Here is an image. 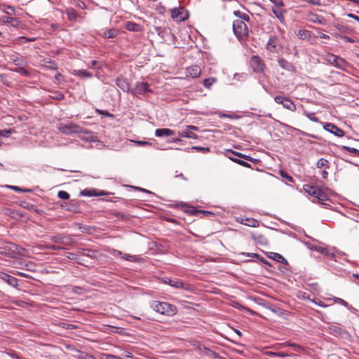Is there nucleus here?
Returning <instances> with one entry per match:
<instances>
[{"instance_id":"f257e3e1","label":"nucleus","mask_w":359,"mask_h":359,"mask_svg":"<svg viewBox=\"0 0 359 359\" xmlns=\"http://www.w3.org/2000/svg\"><path fill=\"white\" fill-rule=\"evenodd\" d=\"M150 308L158 313L166 316H173L177 313L176 306L166 302L153 300L149 303Z\"/></svg>"},{"instance_id":"f03ea898","label":"nucleus","mask_w":359,"mask_h":359,"mask_svg":"<svg viewBox=\"0 0 359 359\" xmlns=\"http://www.w3.org/2000/svg\"><path fill=\"white\" fill-rule=\"evenodd\" d=\"M233 31L236 38L240 41H245L249 35L247 25L241 20H234L233 22Z\"/></svg>"},{"instance_id":"7ed1b4c3","label":"nucleus","mask_w":359,"mask_h":359,"mask_svg":"<svg viewBox=\"0 0 359 359\" xmlns=\"http://www.w3.org/2000/svg\"><path fill=\"white\" fill-rule=\"evenodd\" d=\"M57 127L61 133L65 135L86 133V130L81 126L73 122H69L66 124L60 123L57 124Z\"/></svg>"},{"instance_id":"20e7f679","label":"nucleus","mask_w":359,"mask_h":359,"mask_svg":"<svg viewBox=\"0 0 359 359\" xmlns=\"http://www.w3.org/2000/svg\"><path fill=\"white\" fill-rule=\"evenodd\" d=\"M269 1L273 4L271 8L272 13L280 22L283 24L285 21V14L287 12L286 10L283 8L285 6L283 0H269Z\"/></svg>"},{"instance_id":"39448f33","label":"nucleus","mask_w":359,"mask_h":359,"mask_svg":"<svg viewBox=\"0 0 359 359\" xmlns=\"http://www.w3.org/2000/svg\"><path fill=\"white\" fill-rule=\"evenodd\" d=\"M303 189L309 195L316 198L320 203L326 201L328 199L327 195L322 189L316 186L304 184Z\"/></svg>"},{"instance_id":"423d86ee","label":"nucleus","mask_w":359,"mask_h":359,"mask_svg":"<svg viewBox=\"0 0 359 359\" xmlns=\"http://www.w3.org/2000/svg\"><path fill=\"white\" fill-rule=\"evenodd\" d=\"M163 282L164 283L177 289H182L186 291L193 290V286L191 284L185 283L180 279H171L165 278H164Z\"/></svg>"},{"instance_id":"0eeeda50","label":"nucleus","mask_w":359,"mask_h":359,"mask_svg":"<svg viewBox=\"0 0 359 359\" xmlns=\"http://www.w3.org/2000/svg\"><path fill=\"white\" fill-rule=\"evenodd\" d=\"M250 65L253 72L255 73L262 74L265 71L266 65L259 55H252L250 57Z\"/></svg>"},{"instance_id":"6e6552de","label":"nucleus","mask_w":359,"mask_h":359,"mask_svg":"<svg viewBox=\"0 0 359 359\" xmlns=\"http://www.w3.org/2000/svg\"><path fill=\"white\" fill-rule=\"evenodd\" d=\"M266 48L271 53H278L283 49L280 39L278 36H271L266 45Z\"/></svg>"},{"instance_id":"1a4fd4ad","label":"nucleus","mask_w":359,"mask_h":359,"mask_svg":"<svg viewBox=\"0 0 359 359\" xmlns=\"http://www.w3.org/2000/svg\"><path fill=\"white\" fill-rule=\"evenodd\" d=\"M149 85L147 82H137L135 87L131 89L130 93L134 96L142 95L147 93H151Z\"/></svg>"},{"instance_id":"9d476101","label":"nucleus","mask_w":359,"mask_h":359,"mask_svg":"<svg viewBox=\"0 0 359 359\" xmlns=\"http://www.w3.org/2000/svg\"><path fill=\"white\" fill-rule=\"evenodd\" d=\"M274 100L276 103L282 104L284 108L291 111H294L297 109L296 105L288 97L281 95H277L274 97Z\"/></svg>"},{"instance_id":"9b49d317","label":"nucleus","mask_w":359,"mask_h":359,"mask_svg":"<svg viewBox=\"0 0 359 359\" xmlns=\"http://www.w3.org/2000/svg\"><path fill=\"white\" fill-rule=\"evenodd\" d=\"M320 123L322 124H323L324 130L333 134L334 135L339 137H342L345 135V132L342 129L337 127L334 123H323V122H320Z\"/></svg>"},{"instance_id":"f8f14e48","label":"nucleus","mask_w":359,"mask_h":359,"mask_svg":"<svg viewBox=\"0 0 359 359\" xmlns=\"http://www.w3.org/2000/svg\"><path fill=\"white\" fill-rule=\"evenodd\" d=\"M171 17L177 21H184L189 18V13L183 8H174L171 11Z\"/></svg>"},{"instance_id":"ddd939ff","label":"nucleus","mask_w":359,"mask_h":359,"mask_svg":"<svg viewBox=\"0 0 359 359\" xmlns=\"http://www.w3.org/2000/svg\"><path fill=\"white\" fill-rule=\"evenodd\" d=\"M225 155L229 159H230V157H235L236 158V156H237V157L241 158L243 159H245V160H247V161H251V162H253V163H257L259 161L258 159L252 158L250 156H248V155L239 153L238 151H233L232 149H226L225 151Z\"/></svg>"},{"instance_id":"4468645a","label":"nucleus","mask_w":359,"mask_h":359,"mask_svg":"<svg viewBox=\"0 0 359 359\" xmlns=\"http://www.w3.org/2000/svg\"><path fill=\"white\" fill-rule=\"evenodd\" d=\"M50 240L54 243L61 244L65 246L71 245L72 243V240L69 236H66L62 234L53 236H51Z\"/></svg>"},{"instance_id":"2eb2a0df","label":"nucleus","mask_w":359,"mask_h":359,"mask_svg":"<svg viewBox=\"0 0 359 359\" xmlns=\"http://www.w3.org/2000/svg\"><path fill=\"white\" fill-rule=\"evenodd\" d=\"M315 251L325 255L326 257L334 259L335 257V249L334 248H327L321 246H315L313 248Z\"/></svg>"},{"instance_id":"dca6fc26","label":"nucleus","mask_w":359,"mask_h":359,"mask_svg":"<svg viewBox=\"0 0 359 359\" xmlns=\"http://www.w3.org/2000/svg\"><path fill=\"white\" fill-rule=\"evenodd\" d=\"M191 130H198V128L194 126H187L186 129L179 133L180 137L196 139L197 135Z\"/></svg>"},{"instance_id":"f3484780","label":"nucleus","mask_w":359,"mask_h":359,"mask_svg":"<svg viewBox=\"0 0 359 359\" xmlns=\"http://www.w3.org/2000/svg\"><path fill=\"white\" fill-rule=\"evenodd\" d=\"M180 206L184 212H186L190 215H196L198 212H201L204 215L212 214L210 212H208V211L197 210L195 209V208L194 206L189 205L186 203H181Z\"/></svg>"},{"instance_id":"a211bd4d","label":"nucleus","mask_w":359,"mask_h":359,"mask_svg":"<svg viewBox=\"0 0 359 359\" xmlns=\"http://www.w3.org/2000/svg\"><path fill=\"white\" fill-rule=\"evenodd\" d=\"M116 84L118 88H120L124 92H128V93L130 92V91H131L130 86L126 79H125L122 76H118L116 79Z\"/></svg>"},{"instance_id":"6ab92c4d","label":"nucleus","mask_w":359,"mask_h":359,"mask_svg":"<svg viewBox=\"0 0 359 359\" xmlns=\"http://www.w3.org/2000/svg\"><path fill=\"white\" fill-rule=\"evenodd\" d=\"M277 62L279 65V66L283 68V69H285L289 72H294L295 71V67L292 63L286 60L285 58L280 57L277 60Z\"/></svg>"},{"instance_id":"aec40b11","label":"nucleus","mask_w":359,"mask_h":359,"mask_svg":"<svg viewBox=\"0 0 359 359\" xmlns=\"http://www.w3.org/2000/svg\"><path fill=\"white\" fill-rule=\"evenodd\" d=\"M0 279L6 282L8 285L16 287L18 285V279L6 273L0 272Z\"/></svg>"},{"instance_id":"412c9836","label":"nucleus","mask_w":359,"mask_h":359,"mask_svg":"<svg viewBox=\"0 0 359 359\" xmlns=\"http://www.w3.org/2000/svg\"><path fill=\"white\" fill-rule=\"evenodd\" d=\"M334 66L341 70L347 71V69L349 67L350 64L344 58L337 56Z\"/></svg>"},{"instance_id":"4be33fe9","label":"nucleus","mask_w":359,"mask_h":359,"mask_svg":"<svg viewBox=\"0 0 359 359\" xmlns=\"http://www.w3.org/2000/svg\"><path fill=\"white\" fill-rule=\"evenodd\" d=\"M307 20L310 22H315L319 25H323L325 22V20L323 17L314 13H309L307 15Z\"/></svg>"},{"instance_id":"5701e85b","label":"nucleus","mask_w":359,"mask_h":359,"mask_svg":"<svg viewBox=\"0 0 359 359\" xmlns=\"http://www.w3.org/2000/svg\"><path fill=\"white\" fill-rule=\"evenodd\" d=\"M187 72L189 74V75L191 76L192 78H197L201 74V69L200 67L197 65H193L188 67L187 69Z\"/></svg>"},{"instance_id":"b1692460","label":"nucleus","mask_w":359,"mask_h":359,"mask_svg":"<svg viewBox=\"0 0 359 359\" xmlns=\"http://www.w3.org/2000/svg\"><path fill=\"white\" fill-rule=\"evenodd\" d=\"M175 132L168 128H158L155 130V135L157 137L172 136Z\"/></svg>"},{"instance_id":"393cba45","label":"nucleus","mask_w":359,"mask_h":359,"mask_svg":"<svg viewBox=\"0 0 359 359\" xmlns=\"http://www.w3.org/2000/svg\"><path fill=\"white\" fill-rule=\"evenodd\" d=\"M297 36L302 40L310 41L312 38L311 32L306 29H300L297 33Z\"/></svg>"},{"instance_id":"a878e982","label":"nucleus","mask_w":359,"mask_h":359,"mask_svg":"<svg viewBox=\"0 0 359 359\" xmlns=\"http://www.w3.org/2000/svg\"><path fill=\"white\" fill-rule=\"evenodd\" d=\"M241 223L251 227H257L259 226V222L250 217L242 218L241 219Z\"/></svg>"},{"instance_id":"bb28decb","label":"nucleus","mask_w":359,"mask_h":359,"mask_svg":"<svg viewBox=\"0 0 359 359\" xmlns=\"http://www.w3.org/2000/svg\"><path fill=\"white\" fill-rule=\"evenodd\" d=\"M118 34V31L116 29H109L105 30L102 33V36L105 39H113L115 38Z\"/></svg>"},{"instance_id":"cd10ccee","label":"nucleus","mask_w":359,"mask_h":359,"mask_svg":"<svg viewBox=\"0 0 359 359\" xmlns=\"http://www.w3.org/2000/svg\"><path fill=\"white\" fill-rule=\"evenodd\" d=\"M126 28L128 31L140 32L141 25L133 22H128L126 25Z\"/></svg>"},{"instance_id":"c85d7f7f","label":"nucleus","mask_w":359,"mask_h":359,"mask_svg":"<svg viewBox=\"0 0 359 359\" xmlns=\"http://www.w3.org/2000/svg\"><path fill=\"white\" fill-rule=\"evenodd\" d=\"M73 74L82 78H90L93 76L90 72H88L86 69L74 70Z\"/></svg>"},{"instance_id":"c756f323","label":"nucleus","mask_w":359,"mask_h":359,"mask_svg":"<svg viewBox=\"0 0 359 359\" xmlns=\"http://www.w3.org/2000/svg\"><path fill=\"white\" fill-rule=\"evenodd\" d=\"M66 13L69 20H76L78 17L76 11L73 8H67L66 10Z\"/></svg>"},{"instance_id":"7c9ffc66","label":"nucleus","mask_w":359,"mask_h":359,"mask_svg":"<svg viewBox=\"0 0 359 359\" xmlns=\"http://www.w3.org/2000/svg\"><path fill=\"white\" fill-rule=\"evenodd\" d=\"M156 33L162 39H164L167 35L168 30L165 27H155L154 28Z\"/></svg>"},{"instance_id":"2f4dec72","label":"nucleus","mask_w":359,"mask_h":359,"mask_svg":"<svg viewBox=\"0 0 359 359\" xmlns=\"http://www.w3.org/2000/svg\"><path fill=\"white\" fill-rule=\"evenodd\" d=\"M316 165L318 168H329L330 163L327 159H325L324 158H321L318 159V161H317Z\"/></svg>"},{"instance_id":"473e14b6","label":"nucleus","mask_w":359,"mask_h":359,"mask_svg":"<svg viewBox=\"0 0 359 359\" xmlns=\"http://www.w3.org/2000/svg\"><path fill=\"white\" fill-rule=\"evenodd\" d=\"M111 215L113 216H114L115 217H116L118 219H120V220H122V221H126V220H128L129 219L128 215L125 214V213H123V212L114 211L111 213Z\"/></svg>"},{"instance_id":"72a5a7b5","label":"nucleus","mask_w":359,"mask_h":359,"mask_svg":"<svg viewBox=\"0 0 359 359\" xmlns=\"http://www.w3.org/2000/svg\"><path fill=\"white\" fill-rule=\"evenodd\" d=\"M337 55H333V54H331V53H327L326 54L325 56H324V59L325 60H326L328 63H330V65H335V62H336V60H337Z\"/></svg>"},{"instance_id":"f704fd0d","label":"nucleus","mask_w":359,"mask_h":359,"mask_svg":"<svg viewBox=\"0 0 359 359\" xmlns=\"http://www.w3.org/2000/svg\"><path fill=\"white\" fill-rule=\"evenodd\" d=\"M43 66L49 69L55 70L57 69V65L56 62L50 60L46 61Z\"/></svg>"},{"instance_id":"c9c22d12","label":"nucleus","mask_w":359,"mask_h":359,"mask_svg":"<svg viewBox=\"0 0 359 359\" xmlns=\"http://www.w3.org/2000/svg\"><path fill=\"white\" fill-rule=\"evenodd\" d=\"M304 114L311 121L316 123H320V120L318 117L315 116V113L313 112H308L306 111H304Z\"/></svg>"},{"instance_id":"e433bc0d","label":"nucleus","mask_w":359,"mask_h":359,"mask_svg":"<svg viewBox=\"0 0 359 359\" xmlns=\"http://www.w3.org/2000/svg\"><path fill=\"white\" fill-rule=\"evenodd\" d=\"M265 354L266 355H268V356H270V357H275V356L285 357V356L289 355V354H287L286 353H283V352H273V351H266Z\"/></svg>"},{"instance_id":"4c0bfd02","label":"nucleus","mask_w":359,"mask_h":359,"mask_svg":"<svg viewBox=\"0 0 359 359\" xmlns=\"http://www.w3.org/2000/svg\"><path fill=\"white\" fill-rule=\"evenodd\" d=\"M230 159L232 161H233V162H235V163H238V164H239V165H242L243 167H246V168H250L251 167L250 164H249L248 163H247V162H245V161H244L243 160L236 158L235 157H230Z\"/></svg>"},{"instance_id":"58836bf2","label":"nucleus","mask_w":359,"mask_h":359,"mask_svg":"<svg viewBox=\"0 0 359 359\" xmlns=\"http://www.w3.org/2000/svg\"><path fill=\"white\" fill-rule=\"evenodd\" d=\"M341 150H346L349 151L351 154H353L355 156H359V150L355 148H352L347 146H341Z\"/></svg>"},{"instance_id":"ea45409f","label":"nucleus","mask_w":359,"mask_h":359,"mask_svg":"<svg viewBox=\"0 0 359 359\" xmlns=\"http://www.w3.org/2000/svg\"><path fill=\"white\" fill-rule=\"evenodd\" d=\"M79 359H96L94 355L92 354L86 353V352H80V354L77 356Z\"/></svg>"},{"instance_id":"a19ab883","label":"nucleus","mask_w":359,"mask_h":359,"mask_svg":"<svg viewBox=\"0 0 359 359\" xmlns=\"http://www.w3.org/2000/svg\"><path fill=\"white\" fill-rule=\"evenodd\" d=\"M283 346H291V347H293L295 348V350L297 351H303L304 350V348L297 344H294V343H289V342H285L284 344H282Z\"/></svg>"},{"instance_id":"79ce46f5","label":"nucleus","mask_w":359,"mask_h":359,"mask_svg":"<svg viewBox=\"0 0 359 359\" xmlns=\"http://www.w3.org/2000/svg\"><path fill=\"white\" fill-rule=\"evenodd\" d=\"M4 7H5V10H4V12L7 14V15H15V8L13 6H3Z\"/></svg>"},{"instance_id":"37998d69","label":"nucleus","mask_w":359,"mask_h":359,"mask_svg":"<svg viewBox=\"0 0 359 359\" xmlns=\"http://www.w3.org/2000/svg\"><path fill=\"white\" fill-rule=\"evenodd\" d=\"M330 331L331 333L336 334H341L342 333V329L336 325H331L330 327Z\"/></svg>"},{"instance_id":"c03bdc74","label":"nucleus","mask_w":359,"mask_h":359,"mask_svg":"<svg viewBox=\"0 0 359 359\" xmlns=\"http://www.w3.org/2000/svg\"><path fill=\"white\" fill-rule=\"evenodd\" d=\"M0 21L4 24H6L10 23L11 22H16V18L8 16H1L0 18Z\"/></svg>"},{"instance_id":"a18cd8bd","label":"nucleus","mask_w":359,"mask_h":359,"mask_svg":"<svg viewBox=\"0 0 359 359\" xmlns=\"http://www.w3.org/2000/svg\"><path fill=\"white\" fill-rule=\"evenodd\" d=\"M57 196L62 200H68L70 195L65 191H60L57 193Z\"/></svg>"},{"instance_id":"49530a36","label":"nucleus","mask_w":359,"mask_h":359,"mask_svg":"<svg viewBox=\"0 0 359 359\" xmlns=\"http://www.w3.org/2000/svg\"><path fill=\"white\" fill-rule=\"evenodd\" d=\"M272 255H273L271 257V258H272L273 259L280 263L285 261V258L281 255L276 252H273Z\"/></svg>"},{"instance_id":"de8ad7c7","label":"nucleus","mask_w":359,"mask_h":359,"mask_svg":"<svg viewBox=\"0 0 359 359\" xmlns=\"http://www.w3.org/2000/svg\"><path fill=\"white\" fill-rule=\"evenodd\" d=\"M51 97L56 100H62L64 99L65 96L62 93L57 91L53 93V95L51 96Z\"/></svg>"},{"instance_id":"09e8293b","label":"nucleus","mask_w":359,"mask_h":359,"mask_svg":"<svg viewBox=\"0 0 359 359\" xmlns=\"http://www.w3.org/2000/svg\"><path fill=\"white\" fill-rule=\"evenodd\" d=\"M280 176L283 178L285 179L288 182H293V178L288 173H287L286 172H285L283 170H280Z\"/></svg>"},{"instance_id":"8fccbe9b","label":"nucleus","mask_w":359,"mask_h":359,"mask_svg":"<svg viewBox=\"0 0 359 359\" xmlns=\"http://www.w3.org/2000/svg\"><path fill=\"white\" fill-rule=\"evenodd\" d=\"M14 71L25 76H28L29 75V72L24 67L16 68Z\"/></svg>"},{"instance_id":"3c124183","label":"nucleus","mask_w":359,"mask_h":359,"mask_svg":"<svg viewBox=\"0 0 359 359\" xmlns=\"http://www.w3.org/2000/svg\"><path fill=\"white\" fill-rule=\"evenodd\" d=\"M101 359H122L121 358L108 353H102L101 355Z\"/></svg>"},{"instance_id":"603ef678","label":"nucleus","mask_w":359,"mask_h":359,"mask_svg":"<svg viewBox=\"0 0 359 359\" xmlns=\"http://www.w3.org/2000/svg\"><path fill=\"white\" fill-rule=\"evenodd\" d=\"M215 81V79H213V78H208V79H204L203 81V85L206 87V88H210L212 83Z\"/></svg>"},{"instance_id":"864d4df0","label":"nucleus","mask_w":359,"mask_h":359,"mask_svg":"<svg viewBox=\"0 0 359 359\" xmlns=\"http://www.w3.org/2000/svg\"><path fill=\"white\" fill-rule=\"evenodd\" d=\"M8 188H10L11 189L14 190L15 191H18V192H30L31 191V189H22L20 187H17V186H8Z\"/></svg>"},{"instance_id":"5fc2aeb1","label":"nucleus","mask_w":359,"mask_h":359,"mask_svg":"<svg viewBox=\"0 0 359 359\" xmlns=\"http://www.w3.org/2000/svg\"><path fill=\"white\" fill-rule=\"evenodd\" d=\"M334 302L340 304L341 305H343V306H344L346 307L348 306V302H346L343 299H341V298H339V297H334Z\"/></svg>"},{"instance_id":"6e6d98bb","label":"nucleus","mask_w":359,"mask_h":359,"mask_svg":"<svg viewBox=\"0 0 359 359\" xmlns=\"http://www.w3.org/2000/svg\"><path fill=\"white\" fill-rule=\"evenodd\" d=\"M46 249L51 250H63L66 249V247H61L55 245H48L46 246Z\"/></svg>"},{"instance_id":"4d7b16f0","label":"nucleus","mask_w":359,"mask_h":359,"mask_svg":"<svg viewBox=\"0 0 359 359\" xmlns=\"http://www.w3.org/2000/svg\"><path fill=\"white\" fill-rule=\"evenodd\" d=\"M192 149L199 151L203 153H206L210 151V149L208 147H193Z\"/></svg>"},{"instance_id":"13d9d810","label":"nucleus","mask_w":359,"mask_h":359,"mask_svg":"<svg viewBox=\"0 0 359 359\" xmlns=\"http://www.w3.org/2000/svg\"><path fill=\"white\" fill-rule=\"evenodd\" d=\"M201 350L207 355H210L212 354H215V353L212 351H211L210 349H209V348H206L205 346H203Z\"/></svg>"},{"instance_id":"bf43d9fd","label":"nucleus","mask_w":359,"mask_h":359,"mask_svg":"<svg viewBox=\"0 0 359 359\" xmlns=\"http://www.w3.org/2000/svg\"><path fill=\"white\" fill-rule=\"evenodd\" d=\"M240 19H241V20H243V22L244 21H246V22H248L250 20V17L248 15H247L246 13H242L241 15V18Z\"/></svg>"},{"instance_id":"052dcab7","label":"nucleus","mask_w":359,"mask_h":359,"mask_svg":"<svg viewBox=\"0 0 359 359\" xmlns=\"http://www.w3.org/2000/svg\"><path fill=\"white\" fill-rule=\"evenodd\" d=\"M341 39L345 41V42H348V43H353L354 42V40L349 37V36H341Z\"/></svg>"},{"instance_id":"680f3d73","label":"nucleus","mask_w":359,"mask_h":359,"mask_svg":"<svg viewBox=\"0 0 359 359\" xmlns=\"http://www.w3.org/2000/svg\"><path fill=\"white\" fill-rule=\"evenodd\" d=\"M97 112L99 113L100 114H103L105 116H112V114L103 110L97 109Z\"/></svg>"},{"instance_id":"e2e57ef3","label":"nucleus","mask_w":359,"mask_h":359,"mask_svg":"<svg viewBox=\"0 0 359 359\" xmlns=\"http://www.w3.org/2000/svg\"><path fill=\"white\" fill-rule=\"evenodd\" d=\"M122 257L126 260L132 261L133 256L128 254H124L122 255Z\"/></svg>"},{"instance_id":"0e129e2a","label":"nucleus","mask_w":359,"mask_h":359,"mask_svg":"<svg viewBox=\"0 0 359 359\" xmlns=\"http://www.w3.org/2000/svg\"><path fill=\"white\" fill-rule=\"evenodd\" d=\"M10 131L8 130H0V137L3 136V137H8V134H10Z\"/></svg>"},{"instance_id":"69168bd1","label":"nucleus","mask_w":359,"mask_h":359,"mask_svg":"<svg viewBox=\"0 0 359 359\" xmlns=\"http://www.w3.org/2000/svg\"><path fill=\"white\" fill-rule=\"evenodd\" d=\"M91 252L89 249H82V254L86 256L91 257L92 255L89 254V252Z\"/></svg>"},{"instance_id":"338daca9","label":"nucleus","mask_w":359,"mask_h":359,"mask_svg":"<svg viewBox=\"0 0 359 359\" xmlns=\"http://www.w3.org/2000/svg\"><path fill=\"white\" fill-rule=\"evenodd\" d=\"M123 355L126 357V358H133V354L131 352L128 351H123Z\"/></svg>"},{"instance_id":"774afa93","label":"nucleus","mask_w":359,"mask_h":359,"mask_svg":"<svg viewBox=\"0 0 359 359\" xmlns=\"http://www.w3.org/2000/svg\"><path fill=\"white\" fill-rule=\"evenodd\" d=\"M10 24L13 27H18L20 25V21L18 18H16V22H11Z\"/></svg>"}]
</instances>
